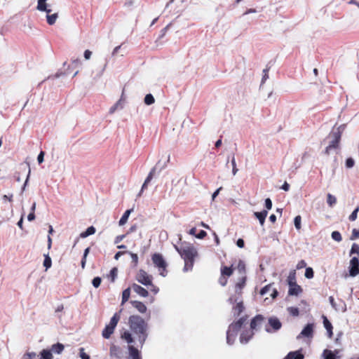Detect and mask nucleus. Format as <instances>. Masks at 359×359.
<instances>
[{
  "label": "nucleus",
  "mask_w": 359,
  "mask_h": 359,
  "mask_svg": "<svg viewBox=\"0 0 359 359\" xmlns=\"http://www.w3.org/2000/svg\"><path fill=\"white\" fill-rule=\"evenodd\" d=\"M355 254V256H358L359 257V245L354 243H353L351 250L349 252V255L352 256L353 255Z\"/></svg>",
  "instance_id": "ea45409f"
},
{
  "label": "nucleus",
  "mask_w": 359,
  "mask_h": 359,
  "mask_svg": "<svg viewBox=\"0 0 359 359\" xmlns=\"http://www.w3.org/2000/svg\"><path fill=\"white\" fill-rule=\"evenodd\" d=\"M132 288L134 292L143 297H147L149 295V292L146 289L136 283L132 285Z\"/></svg>",
  "instance_id": "dca6fc26"
},
{
  "label": "nucleus",
  "mask_w": 359,
  "mask_h": 359,
  "mask_svg": "<svg viewBox=\"0 0 359 359\" xmlns=\"http://www.w3.org/2000/svg\"><path fill=\"white\" fill-rule=\"evenodd\" d=\"M128 323L130 330L129 332L136 337L142 348L149 336L147 323L138 315H131Z\"/></svg>",
  "instance_id": "f257e3e1"
},
{
  "label": "nucleus",
  "mask_w": 359,
  "mask_h": 359,
  "mask_svg": "<svg viewBox=\"0 0 359 359\" xmlns=\"http://www.w3.org/2000/svg\"><path fill=\"white\" fill-rule=\"evenodd\" d=\"M57 18H58V14L57 13H53V14L47 13V15H46L47 23L49 25H54L55 23L56 20L57 19Z\"/></svg>",
  "instance_id": "c85d7f7f"
},
{
  "label": "nucleus",
  "mask_w": 359,
  "mask_h": 359,
  "mask_svg": "<svg viewBox=\"0 0 359 359\" xmlns=\"http://www.w3.org/2000/svg\"><path fill=\"white\" fill-rule=\"evenodd\" d=\"M231 163L232 165V173L233 175H236L238 170L236 168V163L234 156H233Z\"/></svg>",
  "instance_id": "6e6d98bb"
},
{
  "label": "nucleus",
  "mask_w": 359,
  "mask_h": 359,
  "mask_svg": "<svg viewBox=\"0 0 359 359\" xmlns=\"http://www.w3.org/2000/svg\"><path fill=\"white\" fill-rule=\"evenodd\" d=\"M126 234H122V235L117 236L114 239V243L115 244L119 243L121 241H122L123 240V238L126 237Z\"/></svg>",
  "instance_id": "774afa93"
},
{
  "label": "nucleus",
  "mask_w": 359,
  "mask_h": 359,
  "mask_svg": "<svg viewBox=\"0 0 359 359\" xmlns=\"http://www.w3.org/2000/svg\"><path fill=\"white\" fill-rule=\"evenodd\" d=\"M246 280H247L246 276H242V277L240 278L239 281L236 284V286H235L236 293L238 294L239 295L241 294V290L245 287Z\"/></svg>",
  "instance_id": "6ab92c4d"
},
{
  "label": "nucleus",
  "mask_w": 359,
  "mask_h": 359,
  "mask_svg": "<svg viewBox=\"0 0 359 359\" xmlns=\"http://www.w3.org/2000/svg\"><path fill=\"white\" fill-rule=\"evenodd\" d=\"M39 359H53V353L49 349H43L39 355Z\"/></svg>",
  "instance_id": "b1692460"
},
{
  "label": "nucleus",
  "mask_w": 359,
  "mask_h": 359,
  "mask_svg": "<svg viewBox=\"0 0 359 359\" xmlns=\"http://www.w3.org/2000/svg\"><path fill=\"white\" fill-rule=\"evenodd\" d=\"M119 320H120L119 313H115L114 314V316L111 318V320H110V322L109 324L116 328Z\"/></svg>",
  "instance_id": "72a5a7b5"
},
{
  "label": "nucleus",
  "mask_w": 359,
  "mask_h": 359,
  "mask_svg": "<svg viewBox=\"0 0 359 359\" xmlns=\"http://www.w3.org/2000/svg\"><path fill=\"white\" fill-rule=\"evenodd\" d=\"M327 203L330 207H333L337 203V198L331 194H327Z\"/></svg>",
  "instance_id": "58836bf2"
},
{
  "label": "nucleus",
  "mask_w": 359,
  "mask_h": 359,
  "mask_svg": "<svg viewBox=\"0 0 359 359\" xmlns=\"http://www.w3.org/2000/svg\"><path fill=\"white\" fill-rule=\"evenodd\" d=\"M287 284H288L289 286L291 285L297 283V281H296V271L295 270H292V271H290L289 275H288L287 278Z\"/></svg>",
  "instance_id": "cd10ccee"
},
{
  "label": "nucleus",
  "mask_w": 359,
  "mask_h": 359,
  "mask_svg": "<svg viewBox=\"0 0 359 359\" xmlns=\"http://www.w3.org/2000/svg\"><path fill=\"white\" fill-rule=\"evenodd\" d=\"M115 327L109 324L106 325L102 330V335L104 339H109L111 335L114 333Z\"/></svg>",
  "instance_id": "412c9836"
},
{
  "label": "nucleus",
  "mask_w": 359,
  "mask_h": 359,
  "mask_svg": "<svg viewBox=\"0 0 359 359\" xmlns=\"http://www.w3.org/2000/svg\"><path fill=\"white\" fill-rule=\"evenodd\" d=\"M44 155L45 153L43 151H41L37 156V161L39 164L42 163L44 161Z\"/></svg>",
  "instance_id": "338daca9"
},
{
  "label": "nucleus",
  "mask_w": 359,
  "mask_h": 359,
  "mask_svg": "<svg viewBox=\"0 0 359 359\" xmlns=\"http://www.w3.org/2000/svg\"><path fill=\"white\" fill-rule=\"evenodd\" d=\"M304 276L308 279H311L314 276V271L311 267H306Z\"/></svg>",
  "instance_id": "a18cd8bd"
},
{
  "label": "nucleus",
  "mask_w": 359,
  "mask_h": 359,
  "mask_svg": "<svg viewBox=\"0 0 359 359\" xmlns=\"http://www.w3.org/2000/svg\"><path fill=\"white\" fill-rule=\"evenodd\" d=\"M272 201L269 198L265 199L264 206L266 208V210H271L272 208Z\"/></svg>",
  "instance_id": "e2e57ef3"
},
{
  "label": "nucleus",
  "mask_w": 359,
  "mask_h": 359,
  "mask_svg": "<svg viewBox=\"0 0 359 359\" xmlns=\"http://www.w3.org/2000/svg\"><path fill=\"white\" fill-rule=\"evenodd\" d=\"M267 215H268V211L266 210H263L260 212H254V216L259 220V224L262 226L264 225Z\"/></svg>",
  "instance_id": "aec40b11"
},
{
  "label": "nucleus",
  "mask_w": 359,
  "mask_h": 359,
  "mask_svg": "<svg viewBox=\"0 0 359 359\" xmlns=\"http://www.w3.org/2000/svg\"><path fill=\"white\" fill-rule=\"evenodd\" d=\"M355 165V161L353 158L349 157L346 159L345 165L347 168H351Z\"/></svg>",
  "instance_id": "603ef678"
},
{
  "label": "nucleus",
  "mask_w": 359,
  "mask_h": 359,
  "mask_svg": "<svg viewBox=\"0 0 359 359\" xmlns=\"http://www.w3.org/2000/svg\"><path fill=\"white\" fill-rule=\"evenodd\" d=\"M170 161V155H168V159L165 162H164L163 163H162L161 162V164L158 167L156 172H157L158 174H159L163 170H164L166 167H167V163Z\"/></svg>",
  "instance_id": "49530a36"
},
{
  "label": "nucleus",
  "mask_w": 359,
  "mask_h": 359,
  "mask_svg": "<svg viewBox=\"0 0 359 359\" xmlns=\"http://www.w3.org/2000/svg\"><path fill=\"white\" fill-rule=\"evenodd\" d=\"M127 254H129L132 258V262L134 264V266H137L138 263V256L137 254L126 251Z\"/></svg>",
  "instance_id": "864d4df0"
},
{
  "label": "nucleus",
  "mask_w": 359,
  "mask_h": 359,
  "mask_svg": "<svg viewBox=\"0 0 359 359\" xmlns=\"http://www.w3.org/2000/svg\"><path fill=\"white\" fill-rule=\"evenodd\" d=\"M123 93H122L121 97H123ZM121 101H122V98H121L119 100H118L112 107H110L109 111V114L114 113L115 111L118 107H120L121 109L123 108V106L121 105Z\"/></svg>",
  "instance_id": "c9c22d12"
},
{
  "label": "nucleus",
  "mask_w": 359,
  "mask_h": 359,
  "mask_svg": "<svg viewBox=\"0 0 359 359\" xmlns=\"http://www.w3.org/2000/svg\"><path fill=\"white\" fill-rule=\"evenodd\" d=\"M246 319L247 316H243L240 318L238 320L233 322L229 325L228 330H230V332H233L234 336H237L238 331L243 327Z\"/></svg>",
  "instance_id": "1a4fd4ad"
},
{
  "label": "nucleus",
  "mask_w": 359,
  "mask_h": 359,
  "mask_svg": "<svg viewBox=\"0 0 359 359\" xmlns=\"http://www.w3.org/2000/svg\"><path fill=\"white\" fill-rule=\"evenodd\" d=\"M282 327V323L276 316H271L268 319V323L265 325V331L268 333H274Z\"/></svg>",
  "instance_id": "39448f33"
},
{
  "label": "nucleus",
  "mask_w": 359,
  "mask_h": 359,
  "mask_svg": "<svg viewBox=\"0 0 359 359\" xmlns=\"http://www.w3.org/2000/svg\"><path fill=\"white\" fill-rule=\"evenodd\" d=\"M64 349L65 346L62 343L57 342L53 344L49 350L51 351L52 353H54L55 354H61Z\"/></svg>",
  "instance_id": "4be33fe9"
},
{
  "label": "nucleus",
  "mask_w": 359,
  "mask_h": 359,
  "mask_svg": "<svg viewBox=\"0 0 359 359\" xmlns=\"http://www.w3.org/2000/svg\"><path fill=\"white\" fill-rule=\"evenodd\" d=\"M359 237V229H353L350 239L353 241Z\"/></svg>",
  "instance_id": "bf43d9fd"
},
{
  "label": "nucleus",
  "mask_w": 359,
  "mask_h": 359,
  "mask_svg": "<svg viewBox=\"0 0 359 359\" xmlns=\"http://www.w3.org/2000/svg\"><path fill=\"white\" fill-rule=\"evenodd\" d=\"M359 211V206H357L350 215L348 219L350 221H355L357 219L358 212Z\"/></svg>",
  "instance_id": "8fccbe9b"
},
{
  "label": "nucleus",
  "mask_w": 359,
  "mask_h": 359,
  "mask_svg": "<svg viewBox=\"0 0 359 359\" xmlns=\"http://www.w3.org/2000/svg\"><path fill=\"white\" fill-rule=\"evenodd\" d=\"M136 280L144 286H149L151 285L152 276L147 274V273L140 269L137 274Z\"/></svg>",
  "instance_id": "6e6552de"
},
{
  "label": "nucleus",
  "mask_w": 359,
  "mask_h": 359,
  "mask_svg": "<svg viewBox=\"0 0 359 359\" xmlns=\"http://www.w3.org/2000/svg\"><path fill=\"white\" fill-rule=\"evenodd\" d=\"M324 359H337L336 355L330 350L325 349L323 353Z\"/></svg>",
  "instance_id": "473e14b6"
},
{
  "label": "nucleus",
  "mask_w": 359,
  "mask_h": 359,
  "mask_svg": "<svg viewBox=\"0 0 359 359\" xmlns=\"http://www.w3.org/2000/svg\"><path fill=\"white\" fill-rule=\"evenodd\" d=\"M130 303L141 313H144L147 310V306L142 302L131 300Z\"/></svg>",
  "instance_id": "2eb2a0df"
},
{
  "label": "nucleus",
  "mask_w": 359,
  "mask_h": 359,
  "mask_svg": "<svg viewBox=\"0 0 359 359\" xmlns=\"http://www.w3.org/2000/svg\"><path fill=\"white\" fill-rule=\"evenodd\" d=\"M101 283H102V278L99 276H96L92 280V285L95 288L99 287Z\"/></svg>",
  "instance_id": "09e8293b"
},
{
  "label": "nucleus",
  "mask_w": 359,
  "mask_h": 359,
  "mask_svg": "<svg viewBox=\"0 0 359 359\" xmlns=\"http://www.w3.org/2000/svg\"><path fill=\"white\" fill-rule=\"evenodd\" d=\"M79 356L81 359H90V357L84 351L83 348H79Z\"/></svg>",
  "instance_id": "5fc2aeb1"
},
{
  "label": "nucleus",
  "mask_w": 359,
  "mask_h": 359,
  "mask_svg": "<svg viewBox=\"0 0 359 359\" xmlns=\"http://www.w3.org/2000/svg\"><path fill=\"white\" fill-rule=\"evenodd\" d=\"M133 211V209H128L127 210L125 211V212L123 214L122 217H121L119 222H118V224L120 226H123L124 225L128 219V217L130 215V213Z\"/></svg>",
  "instance_id": "393cba45"
},
{
  "label": "nucleus",
  "mask_w": 359,
  "mask_h": 359,
  "mask_svg": "<svg viewBox=\"0 0 359 359\" xmlns=\"http://www.w3.org/2000/svg\"><path fill=\"white\" fill-rule=\"evenodd\" d=\"M207 236V233L204 230H201L196 235H195V237L198 239H203Z\"/></svg>",
  "instance_id": "69168bd1"
},
{
  "label": "nucleus",
  "mask_w": 359,
  "mask_h": 359,
  "mask_svg": "<svg viewBox=\"0 0 359 359\" xmlns=\"http://www.w3.org/2000/svg\"><path fill=\"white\" fill-rule=\"evenodd\" d=\"M313 334V324L308 323L302 329L300 334L297 336V339L301 337H312Z\"/></svg>",
  "instance_id": "9d476101"
},
{
  "label": "nucleus",
  "mask_w": 359,
  "mask_h": 359,
  "mask_svg": "<svg viewBox=\"0 0 359 359\" xmlns=\"http://www.w3.org/2000/svg\"><path fill=\"white\" fill-rule=\"evenodd\" d=\"M331 238L337 242H340L342 240L341 235L339 231H334L331 233Z\"/></svg>",
  "instance_id": "37998d69"
},
{
  "label": "nucleus",
  "mask_w": 359,
  "mask_h": 359,
  "mask_svg": "<svg viewBox=\"0 0 359 359\" xmlns=\"http://www.w3.org/2000/svg\"><path fill=\"white\" fill-rule=\"evenodd\" d=\"M237 269L238 271V273L241 274L242 276H245V263L243 260H239Z\"/></svg>",
  "instance_id": "e433bc0d"
},
{
  "label": "nucleus",
  "mask_w": 359,
  "mask_h": 359,
  "mask_svg": "<svg viewBox=\"0 0 359 359\" xmlns=\"http://www.w3.org/2000/svg\"><path fill=\"white\" fill-rule=\"evenodd\" d=\"M270 287H271V284H269L267 285H265L264 287H263L260 291H259V294L263 296V295H265L268 292L269 290H270Z\"/></svg>",
  "instance_id": "052dcab7"
},
{
  "label": "nucleus",
  "mask_w": 359,
  "mask_h": 359,
  "mask_svg": "<svg viewBox=\"0 0 359 359\" xmlns=\"http://www.w3.org/2000/svg\"><path fill=\"white\" fill-rule=\"evenodd\" d=\"M323 325H324L325 328L327 330L328 337L332 338V337L333 335L332 325L325 316H323Z\"/></svg>",
  "instance_id": "a211bd4d"
},
{
  "label": "nucleus",
  "mask_w": 359,
  "mask_h": 359,
  "mask_svg": "<svg viewBox=\"0 0 359 359\" xmlns=\"http://www.w3.org/2000/svg\"><path fill=\"white\" fill-rule=\"evenodd\" d=\"M95 231H96L95 228L93 226H90L88 227L86 229V231L81 233L80 237L83 238H86L89 236L93 235L95 233Z\"/></svg>",
  "instance_id": "bb28decb"
},
{
  "label": "nucleus",
  "mask_w": 359,
  "mask_h": 359,
  "mask_svg": "<svg viewBox=\"0 0 359 359\" xmlns=\"http://www.w3.org/2000/svg\"><path fill=\"white\" fill-rule=\"evenodd\" d=\"M47 0H38L37 4V10L39 11H44L46 13H50L51 12V9L48 8V5L46 4Z\"/></svg>",
  "instance_id": "5701e85b"
},
{
  "label": "nucleus",
  "mask_w": 359,
  "mask_h": 359,
  "mask_svg": "<svg viewBox=\"0 0 359 359\" xmlns=\"http://www.w3.org/2000/svg\"><path fill=\"white\" fill-rule=\"evenodd\" d=\"M234 309V316H238L244 310V306L243 302H240L236 304V305L233 307Z\"/></svg>",
  "instance_id": "c756f323"
},
{
  "label": "nucleus",
  "mask_w": 359,
  "mask_h": 359,
  "mask_svg": "<svg viewBox=\"0 0 359 359\" xmlns=\"http://www.w3.org/2000/svg\"><path fill=\"white\" fill-rule=\"evenodd\" d=\"M27 165H28V168H29V170H28V173H27V177H26V180H25V182L22 187V191H24L25 189V187L27 185V183L29 182V177H30V173H31V169H30V167H29V164L27 163Z\"/></svg>",
  "instance_id": "13d9d810"
},
{
  "label": "nucleus",
  "mask_w": 359,
  "mask_h": 359,
  "mask_svg": "<svg viewBox=\"0 0 359 359\" xmlns=\"http://www.w3.org/2000/svg\"><path fill=\"white\" fill-rule=\"evenodd\" d=\"M144 102L145 104L151 105L155 102L154 97L151 93L147 94L144 97Z\"/></svg>",
  "instance_id": "a19ab883"
},
{
  "label": "nucleus",
  "mask_w": 359,
  "mask_h": 359,
  "mask_svg": "<svg viewBox=\"0 0 359 359\" xmlns=\"http://www.w3.org/2000/svg\"><path fill=\"white\" fill-rule=\"evenodd\" d=\"M110 355L111 356H114L117 358H121V351L120 348L116 345H111L109 348Z\"/></svg>",
  "instance_id": "a878e982"
},
{
  "label": "nucleus",
  "mask_w": 359,
  "mask_h": 359,
  "mask_svg": "<svg viewBox=\"0 0 359 359\" xmlns=\"http://www.w3.org/2000/svg\"><path fill=\"white\" fill-rule=\"evenodd\" d=\"M36 353L35 352H27L24 354L22 359H36Z\"/></svg>",
  "instance_id": "3c124183"
},
{
  "label": "nucleus",
  "mask_w": 359,
  "mask_h": 359,
  "mask_svg": "<svg viewBox=\"0 0 359 359\" xmlns=\"http://www.w3.org/2000/svg\"><path fill=\"white\" fill-rule=\"evenodd\" d=\"M130 287L125 289L122 292V300L121 304H124L130 298Z\"/></svg>",
  "instance_id": "2f4dec72"
},
{
  "label": "nucleus",
  "mask_w": 359,
  "mask_h": 359,
  "mask_svg": "<svg viewBox=\"0 0 359 359\" xmlns=\"http://www.w3.org/2000/svg\"><path fill=\"white\" fill-rule=\"evenodd\" d=\"M304 355L302 353V350L299 349L294 351L289 352L284 358V359H304Z\"/></svg>",
  "instance_id": "ddd939ff"
},
{
  "label": "nucleus",
  "mask_w": 359,
  "mask_h": 359,
  "mask_svg": "<svg viewBox=\"0 0 359 359\" xmlns=\"http://www.w3.org/2000/svg\"><path fill=\"white\" fill-rule=\"evenodd\" d=\"M118 269L116 267H114L110 270L109 278H111V281L114 283L117 277Z\"/></svg>",
  "instance_id": "79ce46f5"
},
{
  "label": "nucleus",
  "mask_w": 359,
  "mask_h": 359,
  "mask_svg": "<svg viewBox=\"0 0 359 359\" xmlns=\"http://www.w3.org/2000/svg\"><path fill=\"white\" fill-rule=\"evenodd\" d=\"M236 337V336H234L233 332H230V330L226 331V343L229 345L233 344Z\"/></svg>",
  "instance_id": "4c0bfd02"
},
{
  "label": "nucleus",
  "mask_w": 359,
  "mask_h": 359,
  "mask_svg": "<svg viewBox=\"0 0 359 359\" xmlns=\"http://www.w3.org/2000/svg\"><path fill=\"white\" fill-rule=\"evenodd\" d=\"M233 269L232 268V266H223L222 267L221 269V274L222 276H231V274L233 273Z\"/></svg>",
  "instance_id": "7c9ffc66"
},
{
  "label": "nucleus",
  "mask_w": 359,
  "mask_h": 359,
  "mask_svg": "<svg viewBox=\"0 0 359 359\" xmlns=\"http://www.w3.org/2000/svg\"><path fill=\"white\" fill-rule=\"evenodd\" d=\"M339 141L333 139L330 142V144L328 146H329V148L337 149L339 147Z\"/></svg>",
  "instance_id": "680f3d73"
},
{
  "label": "nucleus",
  "mask_w": 359,
  "mask_h": 359,
  "mask_svg": "<svg viewBox=\"0 0 359 359\" xmlns=\"http://www.w3.org/2000/svg\"><path fill=\"white\" fill-rule=\"evenodd\" d=\"M160 164H161V161H158L156 163V164L155 165V166L151 169L150 172H149L147 177H146V179L142 186L140 191L137 194L138 197L141 196L143 191L147 188L149 183L151 181L154 176L156 175V171L158 167L160 165Z\"/></svg>",
  "instance_id": "0eeeda50"
},
{
  "label": "nucleus",
  "mask_w": 359,
  "mask_h": 359,
  "mask_svg": "<svg viewBox=\"0 0 359 359\" xmlns=\"http://www.w3.org/2000/svg\"><path fill=\"white\" fill-rule=\"evenodd\" d=\"M121 338L128 344V350L130 359H142L140 351L133 344L135 342L134 337L129 330H124L121 334Z\"/></svg>",
  "instance_id": "7ed1b4c3"
},
{
  "label": "nucleus",
  "mask_w": 359,
  "mask_h": 359,
  "mask_svg": "<svg viewBox=\"0 0 359 359\" xmlns=\"http://www.w3.org/2000/svg\"><path fill=\"white\" fill-rule=\"evenodd\" d=\"M174 247L184 261L183 271L184 272L191 271L194 266L195 258L198 255L196 248L192 245H181L180 247L175 245Z\"/></svg>",
  "instance_id": "f03ea898"
},
{
  "label": "nucleus",
  "mask_w": 359,
  "mask_h": 359,
  "mask_svg": "<svg viewBox=\"0 0 359 359\" xmlns=\"http://www.w3.org/2000/svg\"><path fill=\"white\" fill-rule=\"evenodd\" d=\"M306 262L303 259L300 260L296 266V269L297 270L303 269V268H306Z\"/></svg>",
  "instance_id": "0e129e2a"
},
{
  "label": "nucleus",
  "mask_w": 359,
  "mask_h": 359,
  "mask_svg": "<svg viewBox=\"0 0 359 359\" xmlns=\"http://www.w3.org/2000/svg\"><path fill=\"white\" fill-rule=\"evenodd\" d=\"M43 266L46 268V270L50 269L52 266V259L48 254L44 255V260L43 263Z\"/></svg>",
  "instance_id": "f704fd0d"
},
{
  "label": "nucleus",
  "mask_w": 359,
  "mask_h": 359,
  "mask_svg": "<svg viewBox=\"0 0 359 359\" xmlns=\"http://www.w3.org/2000/svg\"><path fill=\"white\" fill-rule=\"evenodd\" d=\"M254 332L251 330H245L240 335V342L243 344H246L252 339Z\"/></svg>",
  "instance_id": "f8f14e48"
},
{
  "label": "nucleus",
  "mask_w": 359,
  "mask_h": 359,
  "mask_svg": "<svg viewBox=\"0 0 359 359\" xmlns=\"http://www.w3.org/2000/svg\"><path fill=\"white\" fill-rule=\"evenodd\" d=\"M287 310L292 316H298L299 314V311L297 307L290 306L288 307Z\"/></svg>",
  "instance_id": "c03bdc74"
},
{
  "label": "nucleus",
  "mask_w": 359,
  "mask_h": 359,
  "mask_svg": "<svg viewBox=\"0 0 359 359\" xmlns=\"http://www.w3.org/2000/svg\"><path fill=\"white\" fill-rule=\"evenodd\" d=\"M359 274V257L358 256L353 257L348 266V276L355 277Z\"/></svg>",
  "instance_id": "423d86ee"
},
{
  "label": "nucleus",
  "mask_w": 359,
  "mask_h": 359,
  "mask_svg": "<svg viewBox=\"0 0 359 359\" xmlns=\"http://www.w3.org/2000/svg\"><path fill=\"white\" fill-rule=\"evenodd\" d=\"M171 26V23H169L167 26H165L164 28H163L161 30V33L158 36V39H162L166 34L167 31L168 30L169 27Z\"/></svg>",
  "instance_id": "4d7b16f0"
},
{
  "label": "nucleus",
  "mask_w": 359,
  "mask_h": 359,
  "mask_svg": "<svg viewBox=\"0 0 359 359\" xmlns=\"http://www.w3.org/2000/svg\"><path fill=\"white\" fill-rule=\"evenodd\" d=\"M302 217L300 215H297L294 219V225L295 228L299 230L301 229Z\"/></svg>",
  "instance_id": "de8ad7c7"
},
{
  "label": "nucleus",
  "mask_w": 359,
  "mask_h": 359,
  "mask_svg": "<svg viewBox=\"0 0 359 359\" xmlns=\"http://www.w3.org/2000/svg\"><path fill=\"white\" fill-rule=\"evenodd\" d=\"M302 292V288L297 283L289 286L288 294L290 296H298Z\"/></svg>",
  "instance_id": "4468645a"
},
{
  "label": "nucleus",
  "mask_w": 359,
  "mask_h": 359,
  "mask_svg": "<svg viewBox=\"0 0 359 359\" xmlns=\"http://www.w3.org/2000/svg\"><path fill=\"white\" fill-rule=\"evenodd\" d=\"M345 129V125L342 124L339 126L336 130H333L330 133V135L333 137V139L337 140L340 142L342 132Z\"/></svg>",
  "instance_id": "f3484780"
},
{
  "label": "nucleus",
  "mask_w": 359,
  "mask_h": 359,
  "mask_svg": "<svg viewBox=\"0 0 359 359\" xmlns=\"http://www.w3.org/2000/svg\"><path fill=\"white\" fill-rule=\"evenodd\" d=\"M151 260L156 267L158 269L160 272V275L163 277H165L167 276V266L168 264L165 262L163 256L160 253H154L151 256Z\"/></svg>",
  "instance_id": "20e7f679"
},
{
  "label": "nucleus",
  "mask_w": 359,
  "mask_h": 359,
  "mask_svg": "<svg viewBox=\"0 0 359 359\" xmlns=\"http://www.w3.org/2000/svg\"><path fill=\"white\" fill-rule=\"evenodd\" d=\"M264 320V317L262 314H257L254 318H252L250 322V329L252 330L251 331L256 330L257 326L261 325Z\"/></svg>",
  "instance_id": "9b49d317"
}]
</instances>
